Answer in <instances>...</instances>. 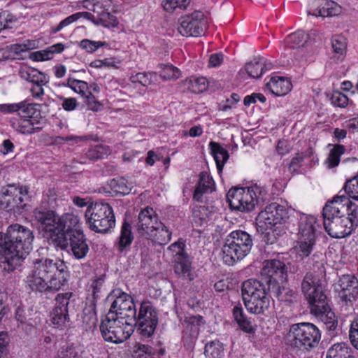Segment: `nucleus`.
<instances>
[{"instance_id":"f257e3e1","label":"nucleus","mask_w":358,"mask_h":358,"mask_svg":"<svg viewBox=\"0 0 358 358\" xmlns=\"http://www.w3.org/2000/svg\"><path fill=\"white\" fill-rule=\"evenodd\" d=\"M69 276L68 266L63 260L33 257L26 285L33 292H57L66 284Z\"/></svg>"},{"instance_id":"f03ea898","label":"nucleus","mask_w":358,"mask_h":358,"mask_svg":"<svg viewBox=\"0 0 358 358\" xmlns=\"http://www.w3.org/2000/svg\"><path fill=\"white\" fill-rule=\"evenodd\" d=\"M358 206L345 195H338L323 208L324 227L333 238L349 236L358 225Z\"/></svg>"},{"instance_id":"7ed1b4c3","label":"nucleus","mask_w":358,"mask_h":358,"mask_svg":"<svg viewBox=\"0 0 358 358\" xmlns=\"http://www.w3.org/2000/svg\"><path fill=\"white\" fill-rule=\"evenodd\" d=\"M33 231L19 224L8 227L5 233L0 232V252L4 257L3 268L13 271L21 266L32 250Z\"/></svg>"},{"instance_id":"20e7f679","label":"nucleus","mask_w":358,"mask_h":358,"mask_svg":"<svg viewBox=\"0 0 358 358\" xmlns=\"http://www.w3.org/2000/svg\"><path fill=\"white\" fill-rule=\"evenodd\" d=\"M33 213L43 237L55 246L66 244L64 234L66 220H69L74 227L79 223L78 216L71 214L59 215L55 210L35 208Z\"/></svg>"},{"instance_id":"39448f33","label":"nucleus","mask_w":358,"mask_h":358,"mask_svg":"<svg viewBox=\"0 0 358 358\" xmlns=\"http://www.w3.org/2000/svg\"><path fill=\"white\" fill-rule=\"evenodd\" d=\"M227 202L232 210L248 213L256 206H262L270 199L265 187L257 184L248 187H234L227 194Z\"/></svg>"},{"instance_id":"423d86ee","label":"nucleus","mask_w":358,"mask_h":358,"mask_svg":"<svg viewBox=\"0 0 358 358\" xmlns=\"http://www.w3.org/2000/svg\"><path fill=\"white\" fill-rule=\"evenodd\" d=\"M253 245L251 236L246 231L236 230L226 238L222 248V259L230 266L243 259L250 251Z\"/></svg>"},{"instance_id":"0eeeda50","label":"nucleus","mask_w":358,"mask_h":358,"mask_svg":"<svg viewBox=\"0 0 358 358\" xmlns=\"http://www.w3.org/2000/svg\"><path fill=\"white\" fill-rule=\"evenodd\" d=\"M242 297L246 309L252 314H263L270 306V298L264 285L256 279L243 282Z\"/></svg>"},{"instance_id":"6e6552de","label":"nucleus","mask_w":358,"mask_h":358,"mask_svg":"<svg viewBox=\"0 0 358 358\" xmlns=\"http://www.w3.org/2000/svg\"><path fill=\"white\" fill-rule=\"evenodd\" d=\"M288 338L292 347L308 352L317 346L321 338L319 329L313 324L302 322L292 324Z\"/></svg>"},{"instance_id":"1a4fd4ad","label":"nucleus","mask_w":358,"mask_h":358,"mask_svg":"<svg viewBox=\"0 0 358 358\" xmlns=\"http://www.w3.org/2000/svg\"><path fill=\"white\" fill-rule=\"evenodd\" d=\"M85 217L89 228L97 233H106L115 226L113 210L107 203H91L85 211Z\"/></svg>"},{"instance_id":"9d476101","label":"nucleus","mask_w":358,"mask_h":358,"mask_svg":"<svg viewBox=\"0 0 358 358\" xmlns=\"http://www.w3.org/2000/svg\"><path fill=\"white\" fill-rule=\"evenodd\" d=\"M108 313L102 320L100 330L103 338L113 343H121L127 340L134 331V324Z\"/></svg>"},{"instance_id":"9b49d317","label":"nucleus","mask_w":358,"mask_h":358,"mask_svg":"<svg viewBox=\"0 0 358 358\" xmlns=\"http://www.w3.org/2000/svg\"><path fill=\"white\" fill-rule=\"evenodd\" d=\"M287 209L277 202L267 205L256 218L257 231L262 234L273 233L278 224L287 218Z\"/></svg>"},{"instance_id":"f8f14e48","label":"nucleus","mask_w":358,"mask_h":358,"mask_svg":"<svg viewBox=\"0 0 358 358\" xmlns=\"http://www.w3.org/2000/svg\"><path fill=\"white\" fill-rule=\"evenodd\" d=\"M185 241L182 238L171 244L167 251L170 254L175 265V273L184 279L192 280L194 274L192 272L191 259L185 251Z\"/></svg>"},{"instance_id":"ddd939ff","label":"nucleus","mask_w":358,"mask_h":358,"mask_svg":"<svg viewBox=\"0 0 358 358\" xmlns=\"http://www.w3.org/2000/svg\"><path fill=\"white\" fill-rule=\"evenodd\" d=\"M158 324V315L155 308L149 301L141 303L138 315H136L134 326L143 339L152 337Z\"/></svg>"},{"instance_id":"4468645a","label":"nucleus","mask_w":358,"mask_h":358,"mask_svg":"<svg viewBox=\"0 0 358 358\" xmlns=\"http://www.w3.org/2000/svg\"><path fill=\"white\" fill-rule=\"evenodd\" d=\"M110 296L115 299L108 313H113L115 315L114 317L134 324L136 309L131 296L120 289L113 290Z\"/></svg>"},{"instance_id":"2eb2a0df","label":"nucleus","mask_w":358,"mask_h":358,"mask_svg":"<svg viewBox=\"0 0 358 358\" xmlns=\"http://www.w3.org/2000/svg\"><path fill=\"white\" fill-rule=\"evenodd\" d=\"M82 5L83 8L96 13L99 24L106 27H115L117 25L116 17L111 14L114 10L111 0H83Z\"/></svg>"},{"instance_id":"dca6fc26","label":"nucleus","mask_w":358,"mask_h":358,"mask_svg":"<svg viewBox=\"0 0 358 358\" xmlns=\"http://www.w3.org/2000/svg\"><path fill=\"white\" fill-rule=\"evenodd\" d=\"M301 289L310 306L311 313L316 306H324L328 304L322 287L312 273H307L304 276L301 282Z\"/></svg>"},{"instance_id":"f3484780","label":"nucleus","mask_w":358,"mask_h":358,"mask_svg":"<svg viewBox=\"0 0 358 358\" xmlns=\"http://www.w3.org/2000/svg\"><path fill=\"white\" fill-rule=\"evenodd\" d=\"M72 292L58 294L55 299V305L50 313V320L55 328L64 329L70 325L69 305Z\"/></svg>"},{"instance_id":"a211bd4d","label":"nucleus","mask_w":358,"mask_h":358,"mask_svg":"<svg viewBox=\"0 0 358 358\" xmlns=\"http://www.w3.org/2000/svg\"><path fill=\"white\" fill-rule=\"evenodd\" d=\"M28 193V189L25 186L17 187L14 185H8L3 187L0 192V206L6 211L22 208L24 206V198Z\"/></svg>"},{"instance_id":"6ab92c4d","label":"nucleus","mask_w":358,"mask_h":358,"mask_svg":"<svg viewBox=\"0 0 358 358\" xmlns=\"http://www.w3.org/2000/svg\"><path fill=\"white\" fill-rule=\"evenodd\" d=\"M206 29V20L200 11H195L179 19L178 30L183 36L196 37L203 34Z\"/></svg>"},{"instance_id":"aec40b11","label":"nucleus","mask_w":358,"mask_h":358,"mask_svg":"<svg viewBox=\"0 0 358 358\" xmlns=\"http://www.w3.org/2000/svg\"><path fill=\"white\" fill-rule=\"evenodd\" d=\"M64 234L66 244L59 247L65 249L69 246L71 254L76 259H84L89 252L90 248L83 231L78 228L69 227Z\"/></svg>"},{"instance_id":"412c9836","label":"nucleus","mask_w":358,"mask_h":358,"mask_svg":"<svg viewBox=\"0 0 358 358\" xmlns=\"http://www.w3.org/2000/svg\"><path fill=\"white\" fill-rule=\"evenodd\" d=\"M261 275L268 287L273 284L284 283L287 278L286 266L278 259L266 260L263 263Z\"/></svg>"},{"instance_id":"4be33fe9","label":"nucleus","mask_w":358,"mask_h":358,"mask_svg":"<svg viewBox=\"0 0 358 358\" xmlns=\"http://www.w3.org/2000/svg\"><path fill=\"white\" fill-rule=\"evenodd\" d=\"M340 297L345 305H351L358 297V279L353 275H343L338 280Z\"/></svg>"},{"instance_id":"5701e85b","label":"nucleus","mask_w":358,"mask_h":358,"mask_svg":"<svg viewBox=\"0 0 358 358\" xmlns=\"http://www.w3.org/2000/svg\"><path fill=\"white\" fill-rule=\"evenodd\" d=\"M159 222L158 216L153 208L150 207L145 208L138 215V223L136 224L138 234L144 238L147 234H149L148 232L151 230V227Z\"/></svg>"},{"instance_id":"b1692460","label":"nucleus","mask_w":358,"mask_h":358,"mask_svg":"<svg viewBox=\"0 0 358 358\" xmlns=\"http://www.w3.org/2000/svg\"><path fill=\"white\" fill-rule=\"evenodd\" d=\"M159 222L158 216L153 208L150 207L145 208L138 215V223L136 224L138 234L144 238L147 234H149L148 232L151 230V227Z\"/></svg>"},{"instance_id":"393cba45","label":"nucleus","mask_w":358,"mask_h":358,"mask_svg":"<svg viewBox=\"0 0 358 358\" xmlns=\"http://www.w3.org/2000/svg\"><path fill=\"white\" fill-rule=\"evenodd\" d=\"M316 7L308 11V15L316 17H332L341 13V7L335 1L330 0H317Z\"/></svg>"},{"instance_id":"a878e982","label":"nucleus","mask_w":358,"mask_h":358,"mask_svg":"<svg viewBox=\"0 0 358 358\" xmlns=\"http://www.w3.org/2000/svg\"><path fill=\"white\" fill-rule=\"evenodd\" d=\"M318 227L316 217L313 215L302 216L299 226V238L302 240L315 241V234Z\"/></svg>"},{"instance_id":"bb28decb","label":"nucleus","mask_w":358,"mask_h":358,"mask_svg":"<svg viewBox=\"0 0 358 358\" xmlns=\"http://www.w3.org/2000/svg\"><path fill=\"white\" fill-rule=\"evenodd\" d=\"M151 228L152 229L149 231V234H147L145 238L159 245H165L170 241L172 233L162 222L159 221Z\"/></svg>"},{"instance_id":"cd10ccee","label":"nucleus","mask_w":358,"mask_h":358,"mask_svg":"<svg viewBox=\"0 0 358 358\" xmlns=\"http://www.w3.org/2000/svg\"><path fill=\"white\" fill-rule=\"evenodd\" d=\"M12 127L22 134H31L43 129V123L35 118H20L12 121Z\"/></svg>"},{"instance_id":"c85d7f7f","label":"nucleus","mask_w":358,"mask_h":358,"mask_svg":"<svg viewBox=\"0 0 358 358\" xmlns=\"http://www.w3.org/2000/svg\"><path fill=\"white\" fill-rule=\"evenodd\" d=\"M311 313L326 324L328 329L334 330L336 329L337 326L336 316L328 304L324 306H316Z\"/></svg>"},{"instance_id":"c756f323","label":"nucleus","mask_w":358,"mask_h":358,"mask_svg":"<svg viewBox=\"0 0 358 358\" xmlns=\"http://www.w3.org/2000/svg\"><path fill=\"white\" fill-rule=\"evenodd\" d=\"M134 235L132 233V227L130 223L126 220L122 224L120 234L115 246L120 252L129 250V247L133 242Z\"/></svg>"},{"instance_id":"7c9ffc66","label":"nucleus","mask_w":358,"mask_h":358,"mask_svg":"<svg viewBox=\"0 0 358 358\" xmlns=\"http://www.w3.org/2000/svg\"><path fill=\"white\" fill-rule=\"evenodd\" d=\"M267 88L275 96H284L290 92L292 83L283 77H273L266 84Z\"/></svg>"},{"instance_id":"2f4dec72","label":"nucleus","mask_w":358,"mask_h":358,"mask_svg":"<svg viewBox=\"0 0 358 358\" xmlns=\"http://www.w3.org/2000/svg\"><path fill=\"white\" fill-rule=\"evenodd\" d=\"M214 185V181L209 175L204 172L201 173L199 182L194 192V199L201 201L203 194L213 192Z\"/></svg>"},{"instance_id":"473e14b6","label":"nucleus","mask_w":358,"mask_h":358,"mask_svg":"<svg viewBox=\"0 0 358 358\" xmlns=\"http://www.w3.org/2000/svg\"><path fill=\"white\" fill-rule=\"evenodd\" d=\"M20 76L22 79L35 83L48 84L49 83V77L45 73L34 68H24L20 70Z\"/></svg>"},{"instance_id":"72a5a7b5","label":"nucleus","mask_w":358,"mask_h":358,"mask_svg":"<svg viewBox=\"0 0 358 358\" xmlns=\"http://www.w3.org/2000/svg\"><path fill=\"white\" fill-rule=\"evenodd\" d=\"M64 50V45L62 43L54 44L45 50L33 52L30 55V59L35 62L50 60L55 54L61 53Z\"/></svg>"},{"instance_id":"f704fd0d","label":"nucleus","mask_w":358,"mask_h":358,"mask_svg":"<svg viewBox=\"0 0 358 358\" xmlns=\"http://www.w3.org/2000/svg\"><path fill=\"white\" fill-rule=\"evenodd\" d=\"M326 358H357L352 348L345 343H337L331 346Z\"/></svg>"},{"instance_id":"c9c22d12","label":"nucleus","mask_w":358,"mask_h":358,"mask_svg":"<svg viewBox=\"0 0 358 358\" xmlns=\"http://www.w3.org/2000/svg\"><path fill=\"white\" fill-rule=\"evenodd\" d=\"M209 148L216 163L219 173L222 172L224 164L229 159L228 151L222 148L220 143L212 141L209 143Z\"/></svg>"},{"instance_id":"e433bc0d","label":"nucleus","mask_w":358,"mask_h":358,"mask_svg":"<svg viewBox=\"0 0 358 358\" xmlns=\"http://www.w3.org/2000/svg\"><path fill=\"white\" fill-rule=\"evenodd\" d=\"M232 313L235 321L241 330L248 334L255 332V328L252 327L251 322L249 321L244 315L243 310L241 307L235 306L233 308Z\"/></svg>"},{"instance_id":"4c0bfd02","label":"nucleus","mask_w":358,"mask_h":358,"mask_svg":"<svg viewBox=\"0 0 358 358\" xmlns=\"http://www.w3.org/2000/svg\"><path fill=\"white\" fill-rule=\"evenodd\" d=\"M108 186L111 191L116 194H128L133 186L124 178H117L110 180L108 182Z\"/></svg>"},{"instance_id":"58836bf2","label":"nucleus","mask_w":358,"mask_h":358,"mask_svg":"<svg viewBox=\"0 0 358 358\" xmlns=\"http://www.w3.org/2000/svg\"><path fill=\"white\" fill-rule=\"evenodd\" d=\"M204 355L206 358H222L224 355L223 344L217 340L207 343L204 348Z\"/></svg>"},{"instance_id":"ea45409f","label":"nucleus","mask_w":358,"mask_h":358,"mask_svg":"<svg viewBox=\"0 0 358 358\" xmlns=\"http://www.w3.org/2000/svg\"><path fill=\"white\" fill-rule=\"evenodd\" d=\"M283 283L273 284V286L268 287V290L272 293L280 301H288L294 296V292L282 285Z\"/></svg>"},{"instance_id":"a19ab883","label":"nucleus","mask_w":358,"mask_h":358,"mask_svg":"<svg viewBox=\"0 0 358 358\" xmlns=\"http://www.w3.org/2000/svg\"><path fill=\"white\" fill-rule=\"evenodd\" d=\"M345 148L343 145L337 144L334 145L333 148L330 150L329 156L325 161L329 169L337 166L341 160V156L344 154Z\"/></svg>"},{"instance_id":"79ce46f5","label":"nucleus","mask_w":358,"mask_h":358,"mask_svg":"<svg viewBox=\"0 0 358 358\" xmlns=\"http://www.w3.org/2000/svg\"><path fill=\"white\" fill-rule=\"evenodd\" d=\"M57 206V194L55 189H49L43 196L41 204L36 208L54 210Z\"/></svg>"},{"instance_id":"37998d69","label":"nucleus","mask_w":358,"mask_h":358,"mask_svg":"<svg viewBox=\"0 0 358 358\" xmlns=\"http://www.w3.org/2000/svg\"><path fill=\"white\" fill-rule=\"evenodd\" d=\"M62 85L71 88L76 93L80 94L82 97L85 96L86 93L89 91V85L87 83L72 78H69L66 80V83H62Z\"/></svg>"},{"instance_id":"c03bdc74","label":"nucleus","mask_w":358,"mask_h":358,"mask_svg":"<svg viewBox=\"0 0 358 358\" xmlns=\"http://www.w3.org/2000/svg\"><path fill=\"white\" fill-rule=\"evenodd\" d=\"M110 154L109 147L99 144L91 147L86 152V156L92 160H97L107 157Z\"/></svg>"},{"instance_id":"a18cd8bd","label":"nucleus","mask_w":358,"mask_h":358,"mask_svg":"<svg viewBox=\"0 0 358 358\" xmlns=\"http://www.w3.org/2000/svg\"><path fill=\"white\" fill-rule=\"evenodd\" d=\"M308 38V36L303 31L299 30L289 34L286 38V42L290 45L291 48H294L303 46V45L307 42Z\"/></svg>"},{"instance_id":"49530a36","label":"nucleus","mask_w":358,"mask_h":358,"mask_svg":"<svg viewBox=\"0 0 358 358\" xmlns=\"http://www.w3.org/2000/svg\"><path fill=\"white\" fill-rule=\"evenodd\" d=\"M245 69L249 76L253 78H259L264 73V66L259 58H255L253 61L247 63Z\"/></svg>"},{"instance_id":"de8ad7c7","label":"nucleus","mask_w":358,"mask_h":358,"mask_svg":"<svg viewBox=\"0 0 358 358\" xmlns=\"http://www.w3.org/2000/svg\"><path fill=\"white\" fill-rule=\"evenodd\" d=\"M331 46L334 52L340 56H343L346 52V38L341 35H336L331 38Z\"/></svg>"},{"instance_id":"09e8293b","label":"nucleus","mask_w":358,"mask_h":358,"mask_svg":"<svg viewBox=\"0 0 358 358\" xmlns=\"http://www.w3.org/2000/svg\"><path fill=\"white\" fill-rule=\"evenodd\" d=\"M17 112L22 118L31 119L34 118L33 115L36 113V104L29 103L27 101H21L17 103Z\"/></svg>"},{"instance_id":"8fccbe9b","label":"nucleus","mask_w":358,"mask_h":358,"mask_svg":"<svg viewBox=\"0 0 358 358\" xmlns=\"http://www.w3.org/2000/svg\"><path fill=\"white\" fill-rule=\"evenodd\" d=\"M343 189L345 192L348 194L347 196L349 199L350 198L358 201V175L355 176L350 180H348L344 187Z\"/></svg>"},{"instance_id":"3c124183","label":"nucleus","mask_w":358,"mask_h":358,"mask_svg":"<svg viewBox=\"0 0 358 358\" xmlns=\"http://www.w3.org/2000/svg\"><path fill=\"white\" fill-rule=\"evenodd\" d=\"M185 321L187 324V329H189L192 336L196 338L199 333L200 326L203 324V317L200 315L190 316Z\"/></svg>"},{"instance_id":"603ef678","label":"nucleus","mask_w":358,"mask_h":358,"mask_svg":"<svg viewBox=\"0 0 358 358\" xmlns=\"http://www.w3.org/2000/svg\"><path fill=\"white\" fill-rule=\"evenodd\" d=\"M299 239V246L296 248L297 254L302 258L306 257L312 252L315 241L302 240L301 238Z\"/></svg>"},{"instance_id":"864d4df0","label":"nucleus","mask_w":358,"mask_h":358,"mask_svg":"<svg viewBox=\"0 0 358 358\" xmlns=\"http://www.w3.org/2000/svg\"><path fill=\"white\" fill-rule=\"evenodd\" d=\"M180 75L179 69L172 65H164L159 74L163 80L177 79Z\"/></svg>"},{"instance_id":"5fc2aeb1","label":"nucleus","mask_w":358,"mask_h":358,"mask_svg":"<svg viewBox=\"0 0 358 358\" xmlns=\"http://www.w3.org/2000/svg\"><path fill=\"white\" fill-rule=\"evenodd\" d=\"M106 45V43L103 41H94L88 39H83L79 43L80 48L86 50L89 53H92L100 47Z\"/></svg>"},{"instance_id":"6e6d98bb","label":"nucleus","mask_w":358,"mask_h":358,"mask_svg":"<svg viewBox=\"0 0 358 358\" xmlns=\"http://www.w3.org/2000/svg\"><path fill=\"white\" fill-rule=\"evenodd\" d=\"M189 89L191 91H192L194 93L199 94L204 90H206L208 85H207V80L203 78H194L193 80H189Z\"/></svg>"},{"instance_id":"4d7b16f0","label":"nucleus","mask_w":358,"mask_h":358,"mask_svg":"<svg viewBox=\"0 0 358 358\" xmlns=\"http://www.w3.org/2000/svg\"><path fill=\"white\" fill-rule=\"evenodd\" d=\"M105 280V275H101L95 278L91 283L89 291L92 292L93 299L96 300L100 298L101 290Z\"/></svg>"},{"instance_id":"13d9d810","label":"nucleus","mask_w":358,"mask_h":358,"mask_svg":"<svg viewBox=\"0 0 358 358\" xmlns=\"http://www.w3.org/2000/svg\"><path fill=\"white\" fill-rule=\"evenodd\" d=\"M331 103L337 107L345 108L348 104V97L340 92H334L331 96Z\"/></svg>"},{"instance_id":"bf43d9fd","label":"nucleus","mask_w":358,"mask_h":358,"mask_svg":"<svg viewBox=\"0 0 358 358\" xmlns=\"http://www.w3.org/2000/svg\"><path fill=\"white\" fill-rule=\"evenodd\" d=\"M58 358H82L80 350L72 346L63 347L58 353Z\"/></svg>"},{"instance_id":"052dcab7","label":"nucleus","mask_w":358,"mask_h":358,"mask_svg":"<svg viewBox=\"0 0 358 358\" xmlns=\"http://www.w3.org/2000/svg\"><path fill=\"white\" fill-rule=\"evenodd\" d=\"M83 97L85 99V103L87 104L90 110L99 111L102 108V104L96 100L91 91H88L86 93V95Z\"/></svg>"},{"instance_id":"680f3d73","label":"nucleus","mask_w":358,"mask_h":358,"mask_svg":"<svg viewBox=\"0 0 358 358\" xmlns=\"http://www.w3.org/2000/svg\"><path fill=\"white\" fill-rule=\"evenodd\" d=\"M349 337L352 345L358 350V317L351 323Z\"/></svg>"},{"instance_id":"e2e57ef3","label":"nucleus","mask_w":358,"mask_h":358,"mask_svg":"<svg viewBox=\"0 0 358 358\" xmlns=\"http://www.w3.org/2000/svg\"><path fill=\"white\" fill-rule=\"evenodd\" d=\"M239 96L236 93H233L231 94V98L227 99L224 103H220L219 105V110L222 111L231 110V108L239 101Z\"/></svg>"},{"instance_id":"0e129e2a","label":"nucleus","mask_w":358,"mask_h":358,"mask_svg":"<svg viewBox=\"0 0 358 358\" xmlns=\"http://www.w3.org/2000/svg\"><path fill=\"white\" fill-rule=\"evenodd\" d=\"M46 85L47 84L41 83L33 84L31 87L30 88V92L31 96L36 99L41 100L44 94L43 86Z\"/></svg>"},{"instance_id":"69168bd1","label":"nucleus","mask_w":358,"mask_h":358,"mask_svg":"<svg viewBox=\"0 0 358 358\" xmlns=\"http://www.w3.org/2000/svg\"><path fill=\"white\" fill-rule=\"evenodd\" d=\"M259 100L262 103L266 101V97L261 93H253L250 95H248L244 98L243 103L245 106H250L252 103H256L257 100Z\"/></svg>"},{"instance_id":"338daca9","label":"nucleus","mask_w":358,"mask_h":358,"mask_svg":"<svg viewBox=\"0 0 358 358\" xmlns=\"http://www.w3.org/2000/svg\"><path fill=\"white\" fill-rule=\"evenodd\" d=\"M76 17H77L76 16L75 13L66 17L65 19L62 20L56 27L52 28V32L57 33V32L61 31L63 28L70 25L71 24H72L74 22H76L77 21Z\"/></svg>"},{"instance_id":"774afa93","label":"nucleus","mask_w":358,"mask_h":358,"mask_svg":"<svg viewBox=\"0 0 358 358\" xmlns=\"http://www.w3.org/2000/svg\"><path fill=\"white\" fill-rule=\"evenodd\" d=\"M83 322L86 323L90 329H92L96 326L97 318L95 312L91 310L88 313H85L83 318Z\"/></svg>"}]
</instances>
